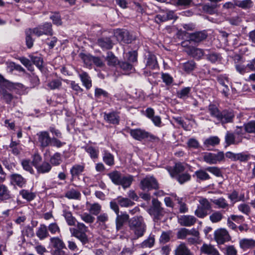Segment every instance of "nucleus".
<instances>
[{
	"mask_svg": "<svg viewBox=\"0 0 255 255\" xmlns=\"http://www.w3.org/2000/svg\"><path fill=\"white\" fill-rule=\"evenodd\" d=\"M196 218L190 215H182L178 218V223L182 226L190 227L196 222Z\"/></svg>",
	"mask_w": 255,
	"mask_h": 255,
	"instance_id": "13",
	"label": "nucleus"
},
{
	"mask_svg": "<svg viewBox=\"0 0 255 255\" xmlns=\"http://www.w3.org/2000/svg\"><path fill=\"white\" fill-rule=\"evenodd\" d=\"M225 160V154L223 151L218 149L208 152V163L217 164L224 161Z\"/></svg>",
	"mask_w": 255,
	"mask_h": 255,
	"instance_id": "8",
	"label": "nucleus"
},
{
	"mask_svg": "<svg viewBox=\"0 0 255 255\" xmlns=\"http://www.w3.org/2000/svg\"><path fill=\"white\" fill-rule=\"evenodd\" d=\"M251 155L249 154H246L245 152L237 153L236 161L241 162H246L250 159Z\"/></svg>",
	"mask_w": 255,
	"mask_h": 255,
	"instance_id": "63",
	"label": "nucleus"
},
{
	"mask_svg": "<svg viewBox=\"0 0 255 255\" xmlns=\"http://www.w3.org/2000/svg\"><path fill=\"white\" fill-rule=\"evenodd\" d=\"M71 236L77 238L83 245L89 243V239L87 235L88 228L84 223L77 222L75 228H71L69 229Z\"/></svg>",
	"mask_w": 255,
	"mask_h": 255,
	"instance_id": "1",
	"label": "nucleus"
},
{
	"mask_svg": "<svg viewBox=\"0 0 255 255\" xmlns=\"http://www.w3.org/2000/svg\"><path fill=\"white\" fill-rule=\"evenodd\" d=\"M146 230V226L145 224L131 230L132 232L134 233V237L133 238V239L136 240L138 238L142 237L144 235Z\"/></svg>",
	"mask_w": 255,
	"mask_h": 255,
	"instance_id": "40",
	"label": "nucleus"
},
{
	"mask_svg": "<svg viewBox=\"0 0 255 255\" xmlns=\"http://www.w3.org/2000/svg\"><path fill=\"white\" fill-rule=\"evenodd\" d=\"M211 201L218 206L219 208H226L228 206L226 200L223 198H220L217 199H210Z\"/></svg>",
	"mask_w": 255,
	"mask_h": 255,
	"instance_id": "47",
	"label": "nucleus"
},
{
	"mask_svg": "<svg viewBox=\"0 0 255 255\" xmlns=\"http://www.w3.org/2000/svg\"><path fill=\"white\" fill-rule=\"evenodd\" d=\"M50 246L54 249L65 248L64 242L58 237L51 238L50 239Z\"/></svg>",
	"mask_w": 255,
	"mask_h": 255,
	"instance_id": "26",
	"label": "nucleus"
},
{
	"mask_svg": "<svg viewBox=\"0 0 255 255\" xmlns=\"http://www.w3.org/2000/svg\"><path fill=\"white\" fill-rule=\"evenodd\" d=\"M0 93L6 103L9 104L11 102L13 96L5 90V88H2L0 91Z\"/></svg>",
	"mask_w": 255,
	"mask_h": 255,
	"instance_id": "51",
	"label": "nucleus"
},
{
	"mask_svg": "<svg viewBox=\"0 0 255 255\" xmlns=\"http://www.w3.org/2000/svg\"><path fill=\"white\" fill-rule=\"evenodd\" d=\"M49 231L52 234H59L60 233V229L58 225L56 223H52L49 225L48 228Z\"/></svg>",
	"mask_w": 255,
	"mask_h": 255,
	"instance_id": "62",
	"label": "nucleus"
},
{
	"mask_svg": "<svg viewBox=\"0 0 255 255\" xmlns=\"http://www.w3.org/2000/svg\"><path fill=\"white\" fill-rule=\"evenodd\" d=\"M116 34L118 40L125 43H130L135 39V37L126 30H118L116 32Z\"/></svg>",
	"mask_w": 255,
	"mask_h": 255,
	"instance_id": "9",
	"label": "nucleus"
},
{
	"mask_svg": "<svg viewBox=\"0 0 255 255\" xmlns=\"http://www.w3.org/2000/svg\"><path fill=\"white\" fill-rule=\"evenodd\" d=\"M0 87L1 89L5 88L9 90H11L14 88V85L13 83L5 80L3 76L0 74Z\"/></svg>",
	"mask_w": 255,
	"mask_h": 255,
	"instance_id": "44",
	"label": "nucleus"
},
{
	"mask_svg": "<svg viewBox=\"0 0 255 255\" xmlns=\"http://www.w3.org/2000/svg\"><path fill=\"white\" fill-rule=\"evenodd\" d=\"M21 165L25 170L30 172L31 174L34 173V170L31 165L30 161L29 160H23L21 161Z\"/></svg>",
	"mask_w": 255,
	"mask_h": 255,
	"instance_id": "61",
	"label": "nucleus"
},
{
	"mask_svg": "<svg viewBox=\"0 0 255 255\" xmlns=\"http://www.w3.org/2000/svg\"><path fill=\"white\" fill-rule=\"evenodd\" d=\"M130 229L133 230L137 227L145 225L143 218L141 216H135L128 221Z\"/></svg>",
	"mask_w": 255,
	"mask_h": 255,
	"instance_id": "16",
	"label": "nucleus"
},
{
	"mask_svg": "<svg viewBox=\"0 0 255 255\" xmlns=\"http://www.w3.org/2000/svg\"><path fill=\"white\" fill-rule=\"evenodd\" d=\"M192 0H171V3L177 6H189L192 2Z\"/></svg>",
	"mask_w": 255,
	"mask_h": 255,
	"instance_id": "59",
	"label": "nucleus"
},
{
	"mask_svg": "<svg viewBox=\"0 0 255 255\" xmlns=\"http://www.w3.org/2000/svg\"><path fill=\"white\" fill-rule=\"evenodd\" d=\"M104 120L108 123L118 125L120 121V117L116 112H111L109 113H104Z\"/></svg>",
	"mask_w": 255,
	"mask_h": 255,
	"instance_id": "15",
	"label": "nucleus"
},
{
	"mask_svg": "<svg viewBox=\"0 0 255 255\" xmlns=\"http://www.w3.org/2000/svg\"><path fill=\"white\" fill-rule=\"evenodd\" d=\"M39 174H45L49 172L52 169V165L47 161H44L39 164L36 168Z\"/></svg>",
	"mask_w": 255,
	"mask_h": 255,
	"instance_id": "24",
	"label": "nucleus"
},
{
	"mask_svg": "<svg viewBox=\"0 0 255 255\" xmlns=\"http://www.w3.org/2000/svg\"><path fill=\"white\" fill-rule=\"evenodd\" d=\"M89 154L92 159H97L99 157V150L98 147H93L91 145H86L83 147Z\"/></svg>",
	"mask_w": 255,
	"mask_h": 255,
	"instance_id": "27",
	"label": "nucleus"
},
{
	"mask_svg": "<svg viewBox=\"0 0 255 255\" xmlns=\"http://www.w3.org/2000/svg\"><path fill=\"white\" fill-rule=\"evenodd\" d=\"M222 0H209L211 5L208 3V14H212L216 12V8L219 6L218 2Z\"/></svg>",
	"mask_w": 255,
	"mask_h": 255,
	"instance_id": "52",
	"label": "nucleus"
},
{
	"mask_svg": "<svg viewBox=\"0 0 255 255\" xmlns=\"http://www.w3.org/2000/svg\"><path fill=\"white\" fill-rule=\"evenodd\" d=\"M51 165L57 166L62 162L61 155L60 153H54L50 158Z\"/></svg>",
	"mask_w": 255,
	"mask_h": 255,
	"instance_id": "45",
	"label": "nucleus"
},
{
	"mask_svg": "<svg viewBox=\"0 0 255 255\" xmlns=\"http://www.w3.org/2000/svg\"><path fill=\"white\" fill-rule=\"evenodd\" d=\"M245 130L248 133H255V121H252L244 124Z\"/></svg>",
	"mask_w": 255,
	"mask_h": 255,
	"instance_id": "56",
	"label": "nucleus"
},
{
	"mask_svg": "<svg viewBox=\"0 0 255 255\" xmlns=\"http://www.w3.org/2000/svg\"><path fill=\"white\" fill-rule=\"evenodd\" d=\"M242 136L236 137L234 133L227 131L225 136L226 147L232 144H238L242 142Z\"/></svg>",
	"mask_w": 255,
	"mask_h": 255,
	"instance_id": "12",
	"label": "nucleus"
},
{
	"mask_svg": "<svg viewBox=\"0 0 255 255\" xmlns=\"http://www.w3.org/2000/svg\"><path fill=\"white\" fill-rule=\"evenodd\" d=\"M32 29H29L25 31L26 34V44L28 48H30L33 46L34 40L32 38L31 34H32Z\"/></svg>",
	"mask_w": 255,
	"mask_h": 255,
	"instance_id": "50",
	"label": "nucleus"
},
{
	"mask_svg": "<svg viewBox=\"0 0 255 255\" xmlns=\"http://www.w3.org/2000/svg\"><path fill=\"white\" fill-rule=\"evenodd\" d=\"M79 76L83 86H85L87 90L90 89L92 87V84L91 78L88 73L85 72H82L81 73H79Z\"/></svg>",
	"mask_w": 255,
	"mask_h": 255,
	"instance_id": "23",
	"label": "nucleus"
},
{
	"mask_svg": "<svg viewBox=\"0 0 255 255\" xmlns=\"http://www.w3.org/2000/svg\"><path fill=\"white\" fill-rule=\"evenodd\" d=\"M119 205L121 207L128 208L133 206L135 203L128 198L119 196L117 197Z\"/></svg>",
	"mask_w": 255,
	"mask_h": 255,
	"instance_id": "29",
	"label": "nucleus"
},
{
	"mask_svg": "<svg viewBox=\"0 0 255 255\" xmlns=\"http://www.w3.org/2000/svg\"><path fill=\"white\" fill-rule=\"evenodd\" d=\"M52 25L51 23L45 22L42 25H39L37 27L32 29L33 34L37 36H40L42 35L51 36L53 34L52 30Z\"/></svg>",
	"mask_w": 255,
	"mask_h": 255,
	"instance_id": "5",
	"label": "nucleus"
},
{
	"mask_svg": "<svg viewBox=\"0 0 255 255\" xmlns=\"http://www.w3.org/2000/svg\"><path fill=\"white\" fill-rule=\"evenodd\" d=\"M80 216L82 221L87 224H92L95 221V217L90 213H84Z\"/></svg>",
	"mask_w": 255,
	"mask_h": 255,
	"instance_id": "53",
	"label": "nucleus"
},
{
	"mask_svg": "<svg viewBox=\"0 0 255 255\" xmlns=\"http://www.w3.org/2000/svg\"><path fill=\"white\" fill-rule=\"evenodd\" d=\"M129 215L126 213L117 214L116 219V228L118 230H120L124 224L129 220Z\"/></svg>",
	"mask_w": 255,
	"mask_h": 255,
	"instance_id": "20",
	"label": "nucleus"
},
{
	"mask_svg": "<svg viewBox=\"0 0 255 255\" xmlns=\"http://www.w3.org/2000/svg\"><path fill=\"white\" fill-rule=\"evenodd\" d=\"M175 255H193V254L184 244H181L175 250Z\"/></svg>",
	"mask_w": 255,
	"mask_h": 255,
	"instance_id": "32",
	"label": "nucleus"
},
{
	"mask_svg": "<svg viewBox=\"0 0 255 255\" xmlns=\"http://www.w3.org/2000/svg\"><path fill=\"white\" fill-rule=\"evenodd\" d=\"M81 196L80 192L74 188L70 189L65 194V197L67 198L73 200H80Z\"/></svg>",
	"mask_w": 255,
	"mask_h": 255,
	"instance_id": "36",
	"label": "nucleus"
},
{
	"mask_svg": "<svg viewBox=\"0 0 255 255\" xmlns=\"http://www.w3.org/2000/svg\"><path fill=\"white\" fill-rule=\"evenodd\" d=\"M190 91L191 88L185 87L177 92V97L180 99H186L189 97Z\"/></svg>",
	"mask_w": 255,
	"mask_h": 255,
	"instance_id": "46",
	"label": "nucleus"
},
{
	"mask_svg": "<svg viewBox=\"0 0 255 255\" xmlns=\"http://www.w3.org/2000/svg\"><path fill=\"white\" fill-rule=\"evenodd\" d=\"M87 58L97 67H103L105 66L104 61L100 57L90 56Z\"/></svg>",
	"mask_w": 255,
	"mask_h": 255,
	"instance_id": "57",
	"label": "nucleus"
},
{
	"mask_svg": "<svg viewBox=\"0 0 255 255\" xmlns=\"http://www.w3.org/2000/svg\"><path fill=\"white\" fill-rule=\"evenodd\" d=\"M239 244L240 247L244 250L255 247V240L252 239H243Z\"/></svg>",
	"mask_w": 255,
	"mask_h": 255,
	"instance_id": "31",
	"label": "nucleus"
},
{
	"mask_svg": "<svg viewBox=\"0 0 255 255\" xmlns=\"http://www.w3.org/2000/svg\"><path fill=\"white\" fill-rule=\"evenodd\" d=\"M38 142L42 147L48 146L51 143V138L47 131H41L37 133Z\"/></svg>",
	"mask_w": 255,
	"mask_h": 255,
	"instance_id": "14",
	"label": "nucleus"
},
{
	"mask_svg": "<svg viewBox=\"0 0 255 255\" xmlns=\"http://www.w3.org/2000/svg\"><path fill=\"white\" fill-rule=\"evenodd\" d=\"M235 5L243 9H249L253 5V2L252 0H234Z\"/></svg>",
	"mask_w": 255,
	"mask_h": 255,
	"instance_id": "34",
	"label": "nucleus"
},
{
	"mask_svg": "<svg viewBox=\"0 0 255 255\" xmlns=\"http://www.w3.org/2000/svg\"><path fill=\"white\" fill-rule=\"evenodd\" d=\"M184 167L181 163H177L173 168L167 167V170L172 177H175L179 175L180 173L184 170Z\"/></svg>",
	"mask_w": 255,
	"mask_h": 255,
	"instance_id": "17",
	"label": "nucleus"
},
{
	"mask_svg": "<svg viewBox=\"0 0 255 255\" xmlns=\"http://www.w3.org/2000/svg\"><path fill=\"white\" fill-rule=\"evenodd\" d=\"M154 236H150L146 240H144L141 244V247L142 248H150L154 244Z\"/></svg>",
	"mask_w": 255,
	"mask_h": 255,
	"instance_id": "54",
	"label": "nucleus"
},
{
	"mask_svg": "<svg viewBox=\"0 0 255 255\" xmlns=\"http://www.w3.org/2000/svg\"><path fill=\"white\" fill-rule=\"evenodd\" d=\"M98 45L104 49H110L113 46V43L109 37L101 38L97 41Z\"/></svg>",
	"mask_w": 255,
	"mask_h": 255,
	"instance_id": "22",
	"label": "nucleus"
},
{
	"mask_svg": "<svg viewBox=\"0 0 255 255\" xmlns=\"http://www.w3.org/2000/svg\"><path fill=\"white\" fill-rule=\"evenodd\" d=\"M129 133L134 139L139 141L148 137L153 140L157 138L154 135L140 128L131 129L129 131Z\"/></svg>",
	"mask_w": 255,
	"mask_h": 255,
	"instance_id": "6",
	"label": "nucleus"
},
{
	"mask_svg": "<svg viewBox=\"0 0 255 255\" xmlns=\"http://www.w3.org/2000/svg\"><path fill=\"white\" fill-rule=\"evenodd\" d=\"M9 179L11 185H16L20 188H23L26 184V179L18 173L11 174Z\"/></svg>",
	"mask_w": 255,
	"mask_h": 255,
	"instance_id": "10",
	"label": "nucleus"
},
{
	"mask_svg": "<svg viewBox=\"0 0 255 255\" xmlns=\"http://www.w3.org/2000/svg\"><path fill=\"white\" fill-rule=\"evenodd\" d=\"M9 147L11 153L15 155H18L22 149L21 147L19 145V143L13 140L11 141Z\"/></svg>",
	"mask_w": 255,
	"mask_h": 255,
	"instance_id": "41",
	"label": "nucleus"
},
{
	"mask_svg": "<svg viewBox=\"0 0 255 255\" xmlns=\"http://www.w3.org/2000/svg\"><path fill=\"white\" fill-rule=\"evenodd\" d=\"M63 216L64 217L67 224L70 226H75L76 219L73 216L72 213L67 210H64L63 211Z\"/></svg>",
	"mask_w": 255,
	"mask_h": 255,
	"instance_id": "30",
	"label": "nucleus"
},
{
	"mask_svg": "<svg viewBox=\"0 0 255 255\" xmlns=\"http://www.w3.org/2000/svg\"><path fill=\"white\" fill-rule=\"evenodd\" d=\"M146 230V226L145 224L131 230L132 232L134 233V237L133 238V239L136 240L138 238L142 237L144 235Z\"/></svg>",
	"mask_w": 255,
	"mask_h": 255,
	"instance_id": "39",
	"label": "nucleus"
},
{
	"mask_svg": "<svg viewBox=\"0 0 255 255\" xmlns=\"http://www.w3.org/2000/svg\"><path fill=\"white\" fill-rule=\"evenodd\" d=\"M10 191L7 186L4 184H0V199L6 200L11 198Z\"/></svg>",
	"mask_w": 255,
	"mask_h": 255,
	"instance_id": "35",
	"label": "nucleus"
},
{
	"mask_svg": "<svg viewBox=\"0 0 255 255\" xmlns=\"http://www.w3.org/2000/svg\"><path fill=\"white\" fill-rule=\"evenodd\" d=\"M218 106L219 104L217 103L210 104L208 106V113L212 118L216 119L217 121H218L221 113L219 110Z\"/></svg>",
	"mask_w": 255,
	"mask_h": 255,
	"instance_id": "21",
	"label": "nucleus"
},
{
	"mask_svg": "<svg viewBox=\"0 0 255 255\" xmlns=\"http://www.w3.org/2000/svg\"><path fill=\"white\" fill-rule=\"evenodd\" d=\"M235 117L234 112L231 110H225L221 112L220 118L218 121L223 124L232 123Z\"/></svg>",
	"mask_w": 255,
	"mask_h": 255,
	"instance_id": "11",
	"label": "nucleus"
},
{
	"mask_svg": "<svg viewBox=\"0 0 255 255\" xmlns=\"http://www.w3.org/2000/svg\"><path fill=\"white\" fill-rule=\"evenodd\" d=\"M223 218V215L219 211H216L210 216V220L212 223L220 222Z\"/></svg>",
	"mask_w": 255,
	"mask_h": 255,
	"instance_id": "58",
	"label": "nucleus"
},
{
	"mask_svg": "<svg viewBox=\"0 0 255 255\" xmlns=\"http://www.w3.org/2000/svg\"><path fill=\"white\" fill-rule=\"evenodd\" d=\"M186 53L195 58H200L203 55L202 49L194 47H188L186 49Z\"/></svg>",
	"mask_w": 255,
	"mask_h": 255,
	"instance_id": "28",
	"label": "nucleus"
},
{
	"mask_svg": "<svg viewBox=\"0 0 255 255\" xmlns=\"http://www.w3.org/2000/svg\"><path fill=\"white\" fill-rule=\"evenodd\" d=\"M109 215L107 213H103L98 215L97 217V223L99 225H105L109 221Z\"/></svg>",
	"mask_w": 255,
	"mask_h": 255,
	"instance_id": "49",
	"label": "nucleus"
},
{
	"mask_svg": "<svg viewBox=\"0 0 255 255\" xmlns=\"http://www.w3.org/2000/svg\"><path fill=\"white\" fill-rule=\"evenodd\" d=\"M238 210L246 215H249L251 213V208L248 204L242 203L238 206Z\"/></svg>",
	"mask_w": 255,
	"mask_h": 255,
	"instance_id": "60",
	"label": "nucleus"
},
{
	"mask_svg": "<svg viewBox=\"0 0 255 255\" xmlns=\"http://www.w3.org/2000/svg\"><path fill=\"white\" fill-rule=\"evenodd\" d=\"M214 239L218 244L222 245L231 240V237L225 229H219L214 232Z\"/></svg>",
	"mask_w": 255,
	"mask_h": 255,
	"instance_id": "7",
	"label": "nucleus"
},
{
	"mask_svg": "<svg viewBox=\"0 0 255 255\" xmlns=\"http://www.w3.org/2000/svg\"><path fill=\"white\" fill-rule=\"evenodd\" d=\"M103 160L109 166H112L114 164V155L107 150H104L103 152Z\"/></svg>",
	"mask_w": 255,
	"mask_h": 255,
	"instance_id": "38",
	"label": "nucleus"
},
{
	"mask_svg": "<svg viewBox=\"0 0 255 255\" xmlns=\"http://www.w3.org/2000/svg\"><path fill=\"white\" fill-rule=\"evenodd\" d=\"M53 23L57 26L61 25L62 23L61 16L58 13H54L50 16Z\"/></svg>",
	"mask_w": 255,
	"mask_h": 255,
	"instance_id": "64",
	"label": "nucleus"
},
{
	"mask_svg": "<svg viewBox=\"0 0 255 255\" xmlns=\"http://www.w3.org/2000/svg\"><path fill=\"white\" fill-rule=\"evenodd\" d=\"M87 205L89 206L88 210L89 212L92 215L97 216L102 210L101 205L98 203L91 204L87 202Z\"/></svg>",
	"mask_w": 255,
	"mask_h": 255,
	"instance_id": "33",
	"label": "nucleus"
},
{
	"mask_svg": "<svg viewBox=\"0 0 255 255\" xmlns=\"http://www.w3.org/2000/svg\"><path fill=\"white\" fill-rule=\"evenodd\" d=\"M106 60L107 61L108 65L110 66H114L119 63L117 57L112 52L110 51L107 53Z\"/></svg>",
	"mask_w": 255,
	"mask_h": 255,
	"instance_id": "43",
	"label": "nucleus"
},
{
	"mask_svg": "<svg viewBox=\"0 0 255 255\" xmlns=\"http://www.w3.org/2000/svg\"><path fill=\"white\" fill-rule=\"evenodd\" d=\"M207 35L204 31H199L195 33H188L187 37L189 41L199 42L206 38Z\"/></svg>",
	"mask_w": 255,
	"mask_h": 255,
	"instance_id": "18",
	"label": "nucleus"
},
{
	"mask_svg": "<svg viewBox=\"0 0 255 255\" xmlns=\"http://www.w3.org/2000/svg\"><path fill=\"white\" fill-rule=\"evenodd\" d=\"M36 235L41 240L48 237L49 236V233L47 226L44 224H40L37 229Z\"/></svg>",
	"mask_w": 255,
	"mask_h": 255,
	"instance_id": "25",
	"label": "nucleus"
},
{
	"mask_svg": "<svg viewBox=\"0 0 255 255\" xmlns=\"http://www.w3.org/2000/svg\"><path fill=\"white\" fill-rule=\"evenodd\" d=\"M161 205V203L157 199L155 198L152 199V205L148 209V213L153 217L155 221L160 220L164 216V209Z\"/></svg>",
	"mask_w": 255,
	"mask_h": 255,
	"instance_id": "3",
	"label": "nucleus"
},
{
	"mask_svg": "<svg viewBox=\"0 0 255 255\" xmlns=\"http://www.w3.org/2000/svg\"><path fill=\"white\" fill-rule=\"evenodd\" d=\"M19 194L22 196L23 199L28 202L33 200L36 197V195L34 192L26 189L21 190L19 191Z\"/></svg>",
	"mask_w": 255,
	"mask_h": 255,
	"instance_id": "37",
	"label": "nucleus"
},
{
	"mask_svg": "<svg viewBox=\"0 0 255 255\" xmlns=\"http://www.w3.org/2000/svg\"><path fill=\"white\" fill-rule=\"evenodd\" d=\"M146 66L151 69L158 68L157 58L154 54L149 53L147 55L146 60Z\"/></svg>",
	"mask_w": 255,
	"mask_h": 255,
	"instance_id": "19",
	"label": "nucleus"
},
{
	"mask_svg": "<svg viewBox=\"0 0 255 255\" xmlns=\"http://www.w3.org/2000/svg\"><path fill=\"white\" fill-rule=\"evenodd\" d=\"M139 187L143 191H149L158 189L159 185L156 179L153 176H146L141 180Z\"/></svg>",
	"mask_w": 255,
	"mask_h": 255,
	"instance_id": "4",
	"label": "nucleus"
},
{
	"mask_svg": "<svg viewBox=\"0 0 255 255\" xmlns=\"http://www.w3.org/2000/svg\"><path fill=\"white\" fill-rule=\"evenodd\" d=\"M228 198L233 202H236L240 201H244L245 199L244 195L239 196L238 192L234 190L230 194L228 195Z\"/></svg>",
	"mask_w": 255,
	"mask_h": 255,
	"instance_id": "48",
	"label": "nucleus"
},
{
	"mask_svg": "<svg viewBox=\"0 0 255 255\" xmlns=\"http://www.w3.org/2000/svg\"><path fill=\"white\" fill-rule=\"evenodd\" d=\"M120 67L124 71L125 74H128L129 72L133 70V66L127 62H121L119 63Z\"/></svg>",
	"mask_w": 255,
	"mask_h": 255,
	"instance_id": "55",
	"label": "nucleus"
},
{
	"mask_svg": "<svg viewBox=\"0 0 255 255\" xmlns=\"http://www.w3.org/2000/svg\"><path fill=\"white\" fill-rule=\"evenodd\" d=\"M108 176L113 183L117 185H122L124 189L129 187L133 181L132 176H124L117 170L110 172Z\"/></svg>",
	"mask_w": 255,
	"mask_h": 255,
	"instance_id": "2",
	"label": "nucleus"
},
{
	"mask_svg": "<svg viewBox=\"0 0 255 255\" xmlns=\"http://www.w3.org/2000/svg\"><path fill=\"white\" fill-rule=\"evenodd\" d=\"M84 166L82 165L76 164L70 169V173L72 178L78 176L84 170Z\"/></svg>",
	"mask_w": 255,
	"mask_h": 255,
	"instance_id": "42",
	"label": "nucleus"
}]
</instances>
